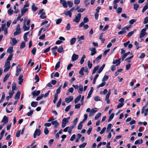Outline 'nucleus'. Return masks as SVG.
Wrapping results in <instances>:
<instances>
[{
  "label": "nucleus",
  "instance_id": "1",
  "mask_svg": "<svg viewBox=\"0 0 148 148\" xmlns=\"http://www.w3.org/2000/svg\"><path fill=\"white\" fill-rule=\"evenodd\" d=\"M16 31L14 33V35L15 36L20 34L21 33V30L19 24H18L17 25L16 28Z\"/></svg>",
  "mask_w": 148,
  "mask_h": 148
},
{
  "label": "nucleus",
  "instance_id": "2",
  "mask_svg": "<svg viewBox=\"0 0 148 148\" xmlns=\"http://www.w3.org/2000/svg\"><path fill=\"white\" fill-rule=\"evenodd\" d=\"M81 17V14L80 13H78L75 16V18L73 20V21L76 23H78L80 21Z\"/></svg>",
  "mask_w": 148,
  "mask_h": 148
},
{
  "label": "nucleus",
  "instance_id": "3",
  "mask_svg": "<svg viewBox=\"0 0 148 148\" xmlns=\"http://www.w3.org/2000/svg\"><path fill=\"white\" fill-rule=\"evenodd\" d=\"M8 27L6 26V24L5 23L3 24L1 26V31H3L4 32V34L5 35H6L8 34L7 30L8 29Z\"/></svg>",
  "mask_w": 148,
  "mask_h": 148
},
{
  "label": "nucleus",
  "instance_id": "4",
  "mask_svg": "<svg viewBox=\"0 0 148 148\" xmlns=\"http://www.w3.org/2000/svg\"><path fill=\"white\" fill-rule=\"evenodd\" d=\"M111 94V92H110V89L108 91V92L107 94L106 95V97H105V100L106 101V103L108 104H109L110 103V100H109V97H110V95Z\"/></svg>",
  "mask_w": 148,
  "mask_h": 148
},
{
  "label": "nucleus",
  "instance_id": "5",
  "mask_svg": "<svg viewBox=\"0 0 148 148\" xmlns=\"http://www.w3.org/2000/svg\"><path fill=\"white\" fill-rule=\"evenodd\" d=\"M41 134V131L39 129H37L34 132L33 137L34 138L36 137L37 136H39Z\"/></svg>",
  "mask_w": 148,
  "mask_h": 148
},
{
  "label": "nucleus",
  "instance_id": "6",
  "mask_svg": "<svg viewBox=\"0 0 148 148\" xmlns=\"http://www.w3.org/2000/svg\"><path fill=\"white\" fill-rule=\"evenodd\" d=\"M146 31L145 29H143L141 30L139 36L140 38L143 37L147 34V33L146 32Z\"/></svg>",
  "mask_w": 148,
  "mask_h": 148
},
{
  "label": "nucleus",
  "instance_id": "7",
  "mask_svg": "<svg viewBox=\"0 0 148 148\" xmlns=\"http://www.w3.org/2000/svg\"><path fill=\"white\" fill-rule=\"evenodd\" d=\"M121 58L115 60H114L112 62V64H116L115 66H117L119 65L121 63Z\"/></svg>",
  "mask_w": 148,
  "mask_h": 148
},
{
  "label": "nucleus",
  "instance_id": "8",
  "mask_svg": "<svg viewBox=\"0 0 148 148\" xmlns=\"http://www.w3.org/2000/svg\"><path fill=\"white\" fill-rule=\"evenodd\" d=\"M40 93V91L39 90L38 91H34L32 92V94L33 95V98H34L36 96H38Z\"/></svg>",
  "mask_w": 148,
  "mask_h": 148
},
{
  "label": "nucleus",
  "instance_id": "9",
  "mask_svg": "<svg viewBox=\"0 0 148 148\" xmlns=\"http://www.w3.org/2000/svg\"><path fill=\"white\" fill-rule=\"evenodd\" d=\"M73 99V97L72 96H70L69 97L66 98L65 99V101L67 103H69Z\"/></svg>",
  "mask_w": 148,
  "mask_h": 148
},
{
  "label": "nucleus",
  "instance_id": "10",
  "mask_svg": "<svg viewBox=\"0 0 148 148\" xmlns=\"http://www.w3.org/2000/svg\"><path fill=\"white\" fill-rule=\"evenodd\" d=\"M78 57L79 56L78 55L74 53L71 57L72 60L73 61H75L78 59Z\"/></svg>",
  "mask_w": 148,
  "mask_h": 148
},
{
  "label": "nucleus",
  "instance_id": "11",
  "mask_svg": "<svg viewBox=\"0 0 148 148\" xmlns=\"http://www.w3.org/2000/svg\"><path fill=\"white\" fill-rule=\"evenodd\" d=\"M97 111V109L96 108L92 109L90 113V116L93 115L95 112Z\"/></svg>",
  "mask_w": 148,
  "mask_h": 148
},
{
  "label": "nucleus",
  "instance_id": "12",
  "mask_svg": "<svg viewBox=\"0 0 148 148\" xmlns=\"http://www.w3.org/2000/svg\"><path fill=\"white\" fill-rule=\"evenodd\" d=\"M8 118L6 116H5L1 121V122H3V124L4 125L6 124L8 122Z\"/></svg>",
  "mask_w": 148,
  "mask_h": 148
},
{
  "label": "nucleus",
  "instance_id": "13",
  "mask_svg": "<svg viewBox=\"0 0 148 148\" xmlns=\"http://www.w3.org/2000/svg\"><path fill=\"white\" fill-rule=\"evenodd\" d=\"M90 50L91 51L90 55L92 56H93L97 53V51L96 50L95 48H90Z\"/></svg>",
  "mask_w": 148,
  "mask_h": 148
},
{
  "label": "nucleus",
  "instance_id": "14",
  "mask_svg": "<svg viewBox=\"0 0 148 148\" xmlns=\"http://www.w3.org/2000/svg\"><path fill=\"white\" fill-rule=\"evenodd\" d=\"M10 39L12 40V45L13 46H14L16 45L18 42V41L16 40V38H11Z\"/></svg>",
  "mask_w": 148,
  "mask_h": 148
},
{
  "label": "nucleus",
  "instance_id": "15",
  "mask_svg": "<svg viewBox=\"0 0 148 148\" xmlns=\"http://www.w3.org/2000/svg\"><path fill=\"white\" fill-rule=\"evenodd\" d=\"M64 13L66 16L68 15L70 17H71L72 13L71 12V11L70 10L68 11H64Z\"/></svg>",
  "mask_w": 148,
  "mask_h": 148
},
{
  "label": "nucleus",
  "instance_id": "16",
  "mask_svg": "<svg viewBox=\"0 0 148 148\" xmlns=\"http://www.w3.org/2000/svg\"><path fill=\"white\" fill-rule=\"evenodd\" d=\"M18 66H19V65H18L17 66V68L16 69V76H18V75L19 74L20 72L21 71V69L20 68H18Z\"/></svg>",
  "mask_w": 148,
  "mask_h": 148
},
{
  "label": "nucleus",
  "instance_id": "17",
  "mask_svg": "<svg viewBox=\"0 0 148 148\" xmlns=\"http://www.w3.org/2000/svg\"><path fill=\"white\" fill-rule=\"evenodd\" d=\"M57 47L56 46H55L54 47L52 48L51 49L52 50V53L53 55H56L57 52L56 51V50L57 49Z\"/></svg>",
  "mask_w": 148,
  "mask_h": 148
},
{
  "label": "nucleus",
  "instance_id": "18",
  "mask_svg": "<svg viewBox=\"0 0 148 148\" xmlns=\"http://www.w3.org/2000/svg\"><path fill=\"white\" fill-rule=\"evenodd\" d=\"M28 10L27 8H23L21 10V14L22 16H23L25 13Z\"/></svg>",
  "mask_w": 148,
  "mask_h": 148
},
{
  "label": "nucleus",
  "instance_id": "19",
  "mask_svg": "<svg viewBox=\"0 0 148 148\" xmlns=\"http://www.w3.org/2000/svg\"><path fill=\"white\" fill-rule=\"evenodd\" d=\"M20 92L19 91H18L16 93L15 96V99H19L20 95Z\"/></svg>",
  "mask_w": 148,
  "mask_h": 148
},
{
  "label": "nucleus",
  "instance_id": "20",
  "mask_svg": "<svg viewBox=\"0 0 148 148\" xmlns=\"http://www.w3.org/2000/svg\"><path fill=\"white\" fill-rule=\"evenodd\" d=\"M79 89L78 90V92L79 93H82V91L83 90V86L81 84H80L79 85Z\"/></svg>",
  "mask_w": 148,
  "mask_h": 148
},
{
  "label": "nucleus",
  "instance_id": "21",
  "mask_svg": "<svg viewBox=\"0 0 148 148\" xmlns=\"http://www.w3.org/2000/svg\"><path fill=\"white\" fill-rule=\"evenodd\" d=\"M103 33H101L99 36V38L101 40L102 42L103 43L105 41V39L104 38H102L103 37Z\"/></svg>",
  "mask_w": 148,
  "mask_h": 148
},
{
  "label": "nucleus",
  "instance_id": "22",
  "mask_svg": "<svg viewBox=\"0 0 148 148\" xmlns=\"http://www.w3.org/2000/svg\"><path fill=\"white\" fill-rule=\"evenodd\" d=\"M81 95H79L75 99L74 101V102L75 103H77L80 100L81 98Z\"/></svg>",
  "mask_w": 148,
  "mask_h": 148
},
{
  "label": "nucleus",
  "instance_id": "23",
  "mask_svg": "<svg viewBox=\"0 0 148 148\" xmlns=\"http://www.w3.org/2000/svg\"><path fill=\"white\" fill-rule=\"evenodd\" d=\"M76 38H71L70 41V44L72 45L74 44L75 42Z\"/></svg>",
  "mask_w": 148,
  "mask_h": 148
},
{
  "label": "nucleus",
  "instance_id": "24",
  "mask_svg": "<svg viewBox=\"0 0 148 148\" xmlns=\"http://www.w3.org/2000/svg\"><path fill=\"white\" fill-rule=\"evenodd\" d=\"M10 75V74L7 73L6 75H5L3 79V82H5L8 78Z\"/></svg>",
  "mask_w": 148,
  "mask_h": 148
},
{
  "label": "nucleus",
  "instance_id": "25",
  "mask_svg": "<svg viewBox=\"0 0 148 148\" xmlns=\"http://www.w3.org/2000/svg\"><path fill=\"white\" fill-rule=\"evenodd\" d=\"M38 102H37L32 101L31 103V106L33 107H36L38 105Z\"/></svg>",
  "mask_w": 148,
  "mask_h": 148
},
{
  "label": "nucleus",
  "instance_id": "26",
  "mask_svg": "<svg viewBox=\"0 0 148 148\" xmlns=\"http://www.w3.org/2000/svg\"><path fill=\"white\" fill-rule=\"evenodd\" d=\"M148 9V3H147L145 5L142 10V12H144L146 10Z\"/></svg>",
  "mask_w": 148,
  "mask_h": 148
},
{
  "label": "nucleus",
  "instance_id": "27",
  "mask_svg": "<svg viewBox=\"0 0 148 148\" xmlns=\"http://www.w3.org/2000/svg\"><path fill=\"white\" fill-rule=\"evenodd\" d=\"M23 28L24 31L28 30L29 29V26H27L25 24H24Z\"/></svg>",
  "mask_w": 148,
  "mask_h": 148
},
{
  "label": "nucleus",
  "instance_id": "28",
  "mask_svg": "<svg viewBox=\"0 0 148 148\" xmlns=\"http://www.w3.org/2000/svg\"><path fill=\"white\" fill-rule=\"evenodd\" d=\"M86 56L85 55H83L80 62V63L81 64H82L84 62V59L86 58Z\"/></svg>",
  "mask_w": 148,
  "mask_h": 148
},
{
  "label": "nucleus",
  "instance_id": "29",
  "mask_svg": "<svg viewBox=\"0 0 148 148\" xmlns=\"http://www.w3.org/2000/svg\"><path fill=\"white\" fill-rule=\"evenodd\" d=\"M13 109V108L12 106H10L9 108H6V111L7 113H10L12 112V110Z\"/></svg>",
  "mask_w": 148,
  "mask_h": 148
},
{
  "label": "nucleus",
  "instance_id": "30",
  "mask_svg": "<svg viewBox=\"0 0 148 148\" xmlns=\"http://www.w3.org/2000/svg\"><path fill=\"white\" fill-rule=\"evenodd\" d=\"M25 47V44L24 42H22L21 45L20 46V48L21 49H22L23 48H24Z\"/></svg>",
  "mask_w": 148,
  "mask_h": 148
},
{
  "label": "nucleus",
  "instance_id": "31",
  "mask_svg": "<svg viewBox=\"0 0 148 148\" xmlns=\"http://www.w3.org/2000/svg\"><path fill=\"white\" fill-rule=\"evenodd\" d=\"M84 71V67H83L81 68L80 70L79 71V74L81 75H84V73L83 71Z\"/></svg>",
  "mask_w": 148,
  "mask_h": 148
},
{
  "label": "nucleus",
  "instance_id": "32",
  "mask_svg": "<svg viewBox=\"0 0 148 148\" xmlns=\"http://www.w3.org/2000/svg\"><path fill=\"white\" fill-rule=\"evenodd\" d=\"M105 66V64H103L102 66H101L99 69V70L98 71V73H100L102 71L103 68H104Z\"/></svg>",
  "mask_w": 148,
  "mask_h": 148
},
{
  "label": "nucleus",
  "instance_id": "33",
  "mask_svg": "<svg viewBox=\"0 0 148 148\" xmlns=\"http://www.w3.org/2000/svg\"><path fill=\"white\" fill-rule=\"evenodd\" d=\"M143 142V141L142 139H141L140 140H137L135 141L134 143V144L135 145H136L138 144H140L142 143Z\"/></svg>",
  "mask_w": 148,
  "mask_h": 148
},
{
  "label": "nucleus",
  "instance_id": "34",
  "mask_svg": "<svg viewBox=\"0 0 148 148\" xmlns=\"http://www.w3.org/2000/svg\"><path fill=\"white\" fill-rule=\"evenodd\" d=\"M57 51L59 53H61L62 52L64 51L62 47V46H60L57 50Z\"/></svg>",
  "mask_w": 148,
  "mask_h": 148
},
{
  "label": "nucleus",
  "instance_id": "35",
  "mask_svg": "<svg viewBox=\"0 0 148 148\" xmlns=\"http://www.w3.org/2000/svg\"><path fill=\"white\" fill-rule=\"evenodd\" d=\"M13 48L12 47H10L7 50V51L8 52L11 53L13 52Z\"/></svg>",
  "mask_w": 148,
  "mask_h": 148
},
{
  "label": "nucleus",
  "instance_id": "36",
  "mask_svg": "<svg viewBox=\"0 0 148 148\" xmlns=\"http://www.w3.org/2000/svg\"><path fill=\"white\" fill-rule=\"evenodd\" d=\"M77 39H78V41H80L81 40H84V36H82L80 37H79V36H77Z\"/></svg>",
  "mask_w": 148,
  "mask_h": 148
},
{
  "label": "nucleus",
  "instance_id": "37",
  "mask_svg": "<svg viewBox=\"0 0 148 148\" xmlns=\"http://www.w3.org/2000/svg\"><path fill=\"white\" fill-rule=\"evenodd\" d=\"M134 31H136V30L134 29V31H132L129 32L127 35L126 36L129 37H130L134 34Z\"/></svg>",
  "mask_w": 148,
  "mask_h": 148
},
{
  "label": "nucleus",
  "instance_id": "38",
  "mask_svg": "<svg viewBox=\"0 0 148 148\" xmlns=\"http://www.w3.org/2000/svg\"><path fill=\"white\" fill-rule=\"evenodd\" d=\"M101 113L99 112V113H98L95 116V118H94L95 119V120H96L97 119H98L101 116Z\"/></svg>",
  "mask_w": 148,
  "mask_h": 148
},
{
  "label": "nucleus",
  "instance_id": "39",
  "mask_svg": "<svg viewBox=\"0 0 148 148\" xmlns=\"http://www.w3.org/2000/svg\"><path fill=\"white\" fill-rule=\"evenodd\" d=\"M93 91V90L90 89V90L88 93V95L87 97L86 98L87 99H89L91 95L92 92Z\"/></svg>",
  "mask_w": 148,
  "mask_h": 148
},
{
  "label": "nucleus",
  "instance_id": "40",
  "mask_svg": "<svg viewBox=\"0 0 148 148\" xmlns=\"http://www.w3.org/2000/svg\"><path fill=\"white\" fill-rule=\"evenodd\" d=\"M83 123L82 122H80L77 126V129L78 130H81L82 127V124Z\"/></svg>",
  "mask_w": 148,
  "mask_h": 148
},
{
  "label": "nucleus",
  "instance_id": "41",
  "mask_svg": "<svg viewBox=\"0 0 148 148\" xmlns=\"http://www.w3.org/2000/svg\"><path fill=\"white\" fill-rule=\"evenodd\" d=\"M62 85H60L59 87L56 90V93H57V94H59L60 92V90L61 88Z\"/></svg>",
  "mask_w": 148,
  "mask_h": 148
},
{
  "label": "nucleus",
  "instance_id": "42",
  "mask_svg": "<svg viewBox=\"0 0 148 148\" xmlns=\"http://www.w3.org/2000/svg\"><path fill=\"white\" fill-rule=\"evenodd\" d=\"M16 88V85L15 83H13L12 84V92L15 90Z\"/></svg>",
  "mask_w": 148,
  "mask_h": 148
},
{
  "label": "nucleus",
  "instance_id": "43",
  "mask_svg": "<svg viewBox=\"0 0 148 148\" xmlns=\"http://www.w3.org/2000/svg\"><path fill=\"white\" fill-rule=\"evenodd\" d=\"M106 83L105 82H103L101 84H99L97 86V88H98L100 87H102L103 86L105 85Z\"/></svg>",
  "mask_w": 148,
  "mask_h": 148
},
{
  "label": "nucleus",
  "instance_id": "44",
  "mask_svg": "<svg viewBox=\"0 0 148 148\" xmlns=\"http://www.w3.org/2000/svg\"><path fill=\"white\" fill-rule=\"evenodd\" d=\"M114 116V114L113 113H112L110 116H109L108 120V122H109L113 118Z\"/></svg>",
  "mask_w": 148,
  "mask_h": 148
},
{
  "label": "nucleus",
  "instance_id": "45",
  "mask_svg": "<svg viewBox=\"0 0 148 148\" xmlns=\"http://www.w3.org/2000/svg\"><path fill=\"white\" fill-rule=\"evenodd\" d=\"M61 4H62L63 7L66 8L67 7V2H66V1L63 2Z\"/></svg>",
  "mask_w": 148,
  "mask_h": 148
},
{
  "label": "nucleus",
  "instance_id": "46",
  "mask_svg": "<svg viewBox=\"0 0 148 148\" xmlns=\"http://www.w3.org/2000/svg\"><path fill=\"white\" fill-rule=\"evenodd\" d=\"M60 61H58L56 64L55 67V69L56 70L58 68H59L60 66Z\"/></svg>",
  "mask_w": 148,
  "mask_h": 148
},
{
  "label": "nucleus",
  "instance_id": "47",
  "mask_svg": "<svg viewBox=\"0 0 148 148\" xmlns=\"http://www.w3.org/2000/svg\"><path fill=\"white\" fill-rule=\"evenodd\" d=\"M13 10L11 9V8H10L8 11V14L10 15H11L13 13Z\"/></svg>",
  "mask_w": 148,
  "mask_h": 148
},
{
  "label": "nucleus",
  "instance_id": "48",
  "mask_svg": "<svg viewBox=\"0 0 148 148\" xmlns=\"http://www.w3.org/2000/svg\"><path fill=\"white\" fill-rule=\"evenodd\" d=\"M32 9L34 11H36L38 9V8L36 7L34 4H33L32 5Z\"/></svg>",
  "mask_w": 148,
  "mask_h": 148
},
{
  "label": "nucleus",
  "instance_id": "49",
  "mask_svg": "<svg viewBox=\"0 0 148 148\" xmlns=\"http://www.w3.org/2000/svg\"><path fill=\"white\" fill-rule=\"evenodd\" d=\"M108 76L107 75H105L102 79V81L103 82H105V81H107L108 79Z\"/></svg>",
  "mask_w": 148,
  "mask_h": 148
},
{
  "label": "nucleus",
  "instance_id": "50",
  "mask_svg": "<svg viewBox=\"0 0 148 148\" xmlns=\"http://www.w3.org/2000/svg\"><path fill=\"white\" fill-rule=\"evenodd\" d=\"M136 21V19H132L129 21V23L130 25H132Z\"/></svg>",
  "mask_w": 148,
  "mask_h": 148
},
{
  "label": "nucleus",
  "instance_id": "51",
  "mask_svg": "<svg viewBox=\"0 0 148 148\" xmlns=\"http://www.w3.org/2000/svg\"><path fill=\"white\" fill-rule=\"evenodd\" d=\"M87 65L88 67L90 69L92 66V64L90 63V61H88L87 62Z\"/></svg>",
  "mask_w": 148,
  "mask_h": 148
},
{
  "label": "nucleus",
  "instance_id": "52",
  "mask_svg": "<svg viewBox=\"0 0 148 148\" xmlns=\"http://www.w3.org/2000/svg\"><path fill=\"white\" fill-rule=\"evenodd\" d=\"M67 4H68V6L70 8L72 7V6H73V2H72L71 1H68L67 2Z\"/></svg>",
  "mask_w": 148,
  "mask_h": 148
},
{
  "label": "nucleus",
  "instance_id": "53",
  "mask_svg": "<svg viewBox=\"0 0 148 148\" xmlns=\"http://www.w3.org/2000/svg\"><path fill=\"white\" fill-rule=\"evenodd\" d=\"M44 95L43 94H42L40 95L37 98H36V100L37 101H39L43 97Z\"/></svg>",
  "mask_w": 148,
  "mask_h": 148
},
{
  "label": "nucleus",
  "instance_id": "54",
  "mask_svg": "<svg viewBox=\"0 0 148 148\" xmlns=\"http://www.w3.org/2000/svg\"><path fill=\"white\" fill-rule=\"evenodd\" d=\"M45 14V12H44L42 13V14L40 16V17L42 19H44L46 18V16H44Z\"/></svg>",
  "mask_w": 148,
  "mask_h": 148
},
{
  "label": "nucleus",
  "instance_id": "55",
  "mask_svg": "<svg viewBox=\"0 0 148 148\" xmlns=\"http://www.w3.org/2000/svg\"><path fill=\"white\" fill-rule=\"evenodd\" d=\"M44 132L45 135H47L48 134L49 132V131L47 127H45L44 130Z\"/></svg>",
  "mask_w": 148,
  "mask_h": 148
},
{
  "label": "nucleus",
  "instance_id": "56",
  "mask_svg": "<svg viewBox=\"0 0 148 148\" xmlns=\"http://www.w3.org/2000/svg\"><path fill=\"white\" fill-rule=\"evenodd\" d=\"M36 47H34L33 48V49L32 50L31 52L32 54L33 55H35V54L36 53Z\"/></svg>",
  "mask_w": 148,
  "mask_h": 148
},
{
  "label": "nucleus",
  "instance_id": "57",
  "mask_svg": "<svg viewBox=\"0 0 148 148\" xmlns=\"http://www.w3.org/2000/svg\"><path fill=\"white\" fill-rule=\"evenodd\" d=\"M86 145L87 143H85L82 144L80 145L79 146V148H84L86 146Z\"/></svg>",
  "mask_w": 148,
  "mask_h": 148
},
{
  "label": "nucleus",
  "instance_id": "58",
  "mask_svg": "<svg viewBox=\"0 0 148 148\" xmlns=\"http://www.w3.org/2000/svg\"><path fill=\"white\" fill-rule=\"evenodd\" d=\"M33 111L32 110H30L29 112H28L27 113V116H31L32 114L33 113Z\"/></svg>",
  "mask_w": 148,
  "mask_h": 148
},
{
  "label": "nucleus",
  "instance_id": "59",
  "mask_svg": "<svg viewBox=\"0 0 148 148\" xmlns=\"http://www.w3.org/2000/svg\"><path fill=\"white\" fill-rule=\"evenodd\" d=\"M139 5L137 4H134V9L136 11L137 10Z\"/></svg>",
  "mask_w": 148,
  "mask_h": 148
},
{
  "label": "nucleus",
  "instance_id": "60",
  "mask_svg": "<svg viewBox=\"0 0 148 148\" xmlns=\"http://www.w3.org/2000/svg\"><path fill=\"white\" fill-rule=\"evenodd\" d=\"M84 119H83L82 121H81L83 123L87 119L88 116L87 114H85L84 115Z\"/></svg>",
  "mask_w": 148,
  "mask_h": 148
},
{
  "label": "nucleus",
  "instance_id": "61",
  "mask_svg": "<svg viewBox=\"0 0 148 148\" xmlns=\"http://www.w3.org/2000/svg\"><path fill=\"white\" fill-rule=\"evenodd\" d=\"M122 10V9L121 7H119L117 10L116 12L118 14H120Z\"/></svg>",
  "mask_w": 148,
  "mask_h": 148
},
{
  "label": "nucleus",
  "instance_id": "62",
  "mask_svg": "<svg viewBox=\"0 0 148 148\" xmlns=\"http://www.w3.org/2000/svg\"><path fill=\"white\" fill-rule=\"evenodd\" d=\"M21 133V130H20L17 131L16 134V136L17 137H19L20 136Z\"/></svg>",
  "mask_w": 148,
  "mask_h": 148
},
{
  "label": "nucleus",
  "instance_id": "63",
  "mask_svg": "<svg viewBox=\"0 0 148 148\" xmlns=\"http://www.w3.org/2000/svg\"><path fill=\"white\" fill-rule=\"evenodd\" d=\"M56 23L57 24H59L62 21V19L61 18H60L56 20Z\"/></svg>",
  "mask_w": 148,
  "mask_h": 148
},
{
  "label": "nucleus",
  "instance_id": "64",
  "mask_svg": "<svg viewBox=\"0 0 148 148\" xmlns=\"http://www.w3.org/2000/svg\"><path fill=\"white\" fill-rule=\"evenodd\" d=\"M124 105L123 103H119L117 106V108H119L122 107Z\"/></svg>",
  "mask_w": 148,
  "mask_h": 148
}]
</instances>
